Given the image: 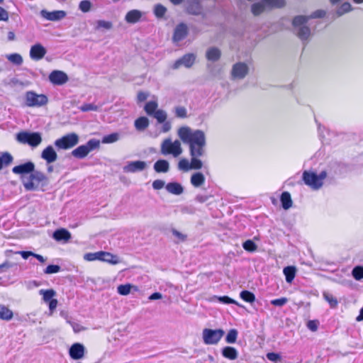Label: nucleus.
I'll return each instance as SVG.
<instances>
[{
  "mask_svg": "<svg viewBox=\"0 0 363 363\" xmlns=\"http://www.w3.org/2000/svg\"><path fill=\"white\" fill-rule=\"evenodd\" d=\"M147 167V163L144 161H133L128 162L125 166L123 167V171L125 172L135 173L137 172H142Z\"/></svg>",
  "mask_w": 363,
  "mask_h": 363,
  "instance_id": "f3484780",
  "label": "nucleus"
},
{
  "mask_svg": "<svg viewBox=\"0 0 363 363\" xmlns=\"http://www.w3.org/2000/svg\"><path fill=\"white\" fill-rule=\"evenodd\" d=\"M41 158L46 161L48 164H51L57 160V155L54 147L52 145H48L43 150Z\"/></svg>",
  "mask_w": 363,
  "mask_h": 363,
  "instance_id": "412c9836",
  "label": "nucleus"
},
{
  "mask_svg": "<svg viewBox=\"0 0 363 363\" xmlns=\"http://www.w3.org/2000/svg\"><path fill=\"white\" fill-rule=\"evenodd\" d=\"M224 334L223 329L205 328L202 331V339L206 345H217Z\"/></svg>",
  "mask_w": 363,
  "mask_h": 363,
  "instance_id": "1a4fd4ad",
  "label": "nucleus"
},
{
  "mask_svg": "<svg viewBox=\"0 0 363 363\" xmlns=\"http://www.w3.org/2000/svg\"><path fill=\"white\" fill-rule=\"evenodd\" d=\"M39 294L43 296V299L46 303L50 301L56 296V292L53 289H40Z\"/></svg>",
  "mask_w": 363,
  "mask_h": 363,
  "instance_id": "4c0bfd02",
  "label": "nucleus"
},
{
  "mask_svg": "<svg viewBox=\"0 0 363 363\" xmlns=\"http://www.w3.org/2000/svg\"><path fill=\"white\" fill-rule=\"evenodd\" d=\"M100 146V141L96 139L89 140L85 145H80L72 150V155L77 159L86 157L89 153L98 149Z\"/></svg>",
  "mask_w": 363,
  "mask_h": 363,
  "instance_id": "423d86ee",
  "label": "nucleus"
},
{
  "mask_svg": "<svg viewBox=\"0 0 363 363\" xmlns=\"http://www.w3.org/2000/svg\"><path fill=\"white\" fill-rule=\"evenodd\" d=\"M174 113L177 118H187V110L184 106H176L174 108Z\"/></svg>",
  "mask_w": 363,
  "mask_h": 363,
  "instance_id": "3c124183",
  "label": "nucleus"
},
{
  "mask_svg": "<svg viewBox=\"0 0 363 363\" xmlns=\"http://www.w3.org/2000/svg\"><path fill=\"white\" fill-rule=\"evenodd\" d=\"M149 125V120L145 116L138 118L135 121V127L139 131L145 130Z\"/></svg>",
  "mask_w": 363,
  "mask_h": 363,
  "instance_id": "f704fd0d",
  "label": "nucleus"
},
{
  "mask_svg": "<svg viewBox=\"0 0 363 363\" xmlns=\"http://www.w3.org/2000/svg\"><path fill=\"white\" fill-rule=\"evenodd\" d=\"M216 298L222 303H224V304L233 303V304L239 306V304L238 303V302L236 301L233 300V298H231L227 296H219V297H216Z\"/></svg>",
  "mask_w": 363,
  "mask_h": 363,
  "instance_id": "bf43d9fd",
  "label": "nucleus"
},
{
  "mask_svg": "<svg viewBox=\"0 0 363 363\" xmlns=\"http://www.w3.org/2000/svg\"><path fill=\"white\" fill-rule=\"evenodd\" d=\"M3 83L5 86L11 88L23 87L25 85L23 82L16 77L7 78L3 81Z\"/></svg>",
  "mask_w": 363,
  "mask_h": 363,
  "instance_id": "72a5a7b5",
  "label": "nucleus"
},
{
  "mask_svg": "<svg viewBox=\"0 0 363 363\" xmlns=\"http://www.w3.org/2000/svg\"><path fill=\"white\" fill-rule=\"evenodd\" d=\"M352 275L354 279L359 281L363 279V266L358 265L354 267L352 271Z\"/></svg>",
  "mask_w": 363,
  "mask_h": 363,
  "instance_id": "c03bdc74",
  "label": "nucleus"
},
{
  "mask_svg": "<svg viewBox=\"0 0 363 363\" xmlns=\"http://www.w3.org/2000/svg\"><path fill=\"white\" fill-rule=\"evenodd\" d=\"M102 251L94 253H87L84 255V259L87 261L101 260Z\"/></svg>",
  "mask_w": 363,
  "mask_h": 363,
  "instance_id": "864d4df0",
  "label": "nucleus"
},
{
  "mask_svg": "<svg viewBox=\"0 0 363 363\" xmlns=\"http://www.w3.org/2000/svg\"><path fill=\"white\" fill-rule=\"evenodd\" d=\"M46 54L45 48L40 44L33 45L30 50V57L34 60H40L43 58Z\"/></svg>",
  "mask_w": 363,
  "mask_h": 363,
  "instance_id": "4be33fe9",
  "label": "nucleus"
},
{
  "mask_svg": "<svg viewBox=\"0 0 363 363\" xmlns=\"http://www.w3.org/2000/svg\"><path fill=\"white\" fill-rule=\"evenodd\" d=\"M158 104L155 101H148L145 106V111L149 116H152L153 113L157 110Z\"/></svg>",
  "mask_w": 363,
  "mask_h": 363,
  "instance_id": "a19ab883",
  "label": "nucleus"
},
{
  "mask_svg": "<svg viewBox=\"0 0 363 363\" xmlns=\"http://www.w3.org/2000/svg\"><path fill=\"white\" fill-rule=\"evenodd\" d=\"M82 111H97L99 107L94 104H85L79 107Z\"/></svg>",
  "mask_w": 363,
  "mask_h": 363,
  "instance_id": "052dcab7",
  "label": "nucleus"
},
{
  "mask_svg": "<svg viewBox=\"0 0 363 363\" xmlns=\"http://www.w3.org/2000/svg\"><path fill=\"white\" fill-rule=\"evenodd\" d=\"M284 5V0H260L259 2L252 5L251 10L255 16H258L267 9L280 8Z\"/></svg>",
  "mask_w": 363,
  "mask_h": 363,
  "instance_id": "39448f33",
  "label": "nucleus"
},
{
  "mask_svg": "<svg viewBox=\"0 0 363 363\" xmlns=\"http://www.w3.org/2000/svg\"><path fill=\"white\" fill-rule=\"evenodd\" d=\"M46 179V176L44 173L33 170L30 176L26 178H23V183L25 189L28 191L36 190L38 188L39 184Z\"/></svg>",
  "mask_w": 363,
  "mask_h": 363,
  "instance_id": "0eeeda50",
  "label": "nucleus"
},
{
  "mask_svg": "<svg viewBox=\"0 0 363 363\" xmlns=\"http://www.w3.org/2000/svg\"><path fill=\"white\" fill-rule=\"evenodd\" d=\"M189 29L187 26L181 23L178 24L174 30L172 40L174 43H179L184 40L188 35Z\"/></svg>",
  "mask_w": 363,
  "mask_h": 363,
  "instance_id": "2eb2a0df",
  "label": "nucleus"
},
{
  "mask_svg": "<svg viewBox=\"0 0 363 363\" xmlns=\"http://www.w3.org/2000/svg\"><path fill=\"white\" fill-rule=\"evenodd\" d=\"M26 105L28 107H40L48 104V99L45 94H38L29 91L25 95Z\"/></svg>",
  "mask_w": 363,
  "mask_h": 363,
  "instance_id": "9d476101",
  "label": "nucleus"
},
{
  "mask_svg": "<svg viewBox=\"0 0 363 363\" xmlns=\"http://www.w3.org/2000/svg\"><path fill=\"white\" fill-rule=\"evenodd\" d=\"M240 296L242 299L248 303H253L255 300L254 294L249 291H241Z\"/></svg>",
  "mask_w": 363,
  "mask_h": 363,
  "instance_id": "09e8293b",
  "label": "nucleus"
},
{
  "mask_svg": "<svg viewBox=\"0 0 363 363\" xmlns=\"http://www.w3.org/2000/svg\"><path fill=\"white\" fill-rule=\"evenodd\" d=\"M160 152L163 155H171L178 157L183 152L181 142L179 140L172 141L171 138L164 139L160 145Z\"/></svg>",
  "mask_w": 363,
  "mask_h": 363,
  "instance_id": "7ed1b4c3",
  "label": "nucleus"
},
{
  "mask_svg": "<svg viewBox=\"0 0 363 363\" xmlns=\"http://www.w3.org/2000/svg\"><path fill=\"white\" fill-rule=\"evenodd\" d=\"M166 12V7L160 4H156L154 7V14L157 18H162Z\"/></svg>",
  "mask_w": 363,
  "mask_h": 363,
  "instance_id": "de8ad7c7",
  "label": "nucleus"
},
{
  "mask_svg": "<svg viewBox=\"0 0 363 363\" xmlns=\"http://www.w3.org/2000/svg\"><path fill=\"white\" fill-rule=\"evenodd\" d=\"M172 233L174 238L177 240V242H183L186 240V235L183 234L182 233L178 231L176 229H172Z\"/></svg>",
  "mask_w": 363,
  "mask_h": 363,
  "instance_id": "13d9d810",
  "label": "nucleus"
},
{
  "mask_svg": "<svg viewBox=\"0 0 363 363\" xmlns=\"http://www.w3.org/2000/svg\"><path fill=\"white\" fill-rule=\"evenodd\" d=\"M324 299L330 304L331 308H335L337 305V301L335 297L328 292H323Z\"/></svg>",
  "mask_w": 363,
  "mask_h": 363,
  "instance_id": "8fccbe9b",
  "label": "nucleus"
},
{
  "mask_svg": "<svg viewBox=\"0 0 363 363\" xmlns=\"http://www.w3.org/2000/svg\"><path fill=\"white\" fill-rule=\"evenodd\" d=\"M79 138L77 133H71L57 139L54 144L59 150H68L79 143Z\"/></svg>",
  "mask_w": 363,
  "mask_h": 363,
  "instance_id": "6e6552de",
  "label": "nucleus"
},
{
  "mask_svg": "<svg viewBox=\"0 0 363 363\" xmlns=\"http://www.w3.org/2000/svg\"><path fill=\"white\" fill-rule=\"evenodd\" d=\"M120 135L118 133H113L108 135H105L102 139V143L105 144L113 143L118 141Z\"/></svg>",
  "mask_w": 363,
  "mask_h": 363,
  "instance_id": "49530a36",
  "label": "nucleus"
},
{
  "mask_svg": "<svg viewBox=\"0 0 363 363\" xmlns=\"http://www.w3.org/2000/svg\"><path fill=\"white\" fill-rule=\"evenodd\" d=\"M136 287L130 284H121L117 287V291L122 296H127L130 293L131 289Z\"/></svg>",
  "mask_w": 363,
  "mask_h": 363,
  "instance_id": "ea45409f",
  "label": "nucleus"
},
{
  "mask_svg": "<svg viewBox=\"0 0 363 363\" xmlns=\"http://www.w3.org/2000/svg\"><path fill=\"white\" fill-rule=\"evenodd\" d=\"M196 56L194 54H186L174 63V65H172V68L177 69L179 68L182 65L184 66L186 68H189L194 64Z\"/></svg>",
  "mask_w": 363,
  "mask_h": 363,
  "instance_id": "4468645a",
  "label": "nucleus"
},
{
  "mask_svg": "<svg viewBox=\"0 0 363 363\" xmlns=\"http://www.w3.org/2000/svg\"><path fill=\"white\" fill-rule=\"evenodd\" d=\"M35 169V164L32 162H28L24 164L15 166L12 169L13 173L16 174L23 175L30 174Z\"/></svg>",
  "mask_w": 363,
  "mask_h": 363,
  "instance_id": "aec40b11",
  "label": "nucleus"
},
{
  "mask_svg": "<svg viewBox=\"0 0 363 363\" xmlns=\"http://www.w3.org/2000/svg\"><path fill=\"white\" fill-rule=\"evenodd\" d=\"M352 10V7L351 4L348 2H345L340 6H339L334 13L335 18H338L344 15L345 13H347Z\"/></svg>",
  "mask_w": 363,
  "mask_h": 363,
  "instance_id": "7c9ffc66",
  "label": "nucleus"
},
{
  "mask_svg": "<svg viewBox=\"0 0 363 363\" xmlns=\"http://www.w3.org/2000/svg\"><path fill=\"white\" fill-rule=\"evenodd\" d=\"M52 237L57 241L67 242L71 238V234L67 230L60 228L54 232Z\"/></svg>",
  "mask_w": 363,
  "mask_h": 363,
  "instance_id": "393cba45",
  "label": "nucleus"
},
{
  "mask_svg": "<svg viewBox=\"0 0 363 363\" xmlns=\"http://www.w3.org/2000/svg\"><path fill=\"white\" fill-rule=\"evenodd\" d=\"M242 247L246 251L248 252H255L257 250V248L255 243L251 240H247L245 242H243Z\"/></svg>",
  "mask_w": 363,
  "mask_h": 363,
  "instance_id": "5fc2aeb1",
  "label": "nucleus"
},
{
  "mask_svg": "<svg viewBox=\"0 0 363 363\" xmlns=\"http://www.w3.org/2000/svg\"><path fill=\"white\" fill-rule=\"evenodd\" d=\"M13 160V156L8 152H0V170L10 165Z\"/></svg>",
  "mask_w": 363,
  "mask_h": 363,
  "instance_id": "c85d7f7f",
  "label": "nucleus"
},
{
  "mask_svg": "<svg viewBox=\"0 0 363 363\" xmlns=\"http://www.w3.org/2000/svg\"><path fill=\"white\" fill-rule=\"evenodd\" d=\"M208 198H209L208 196L199 194L196 196L195 199L196 201H198L199 203H204L206 201H208Z\"/></svg>",
  "mask_w": 363,
  "mask_h": 363,
  "instance_id": "774afa93",
  "label": "nucleus"
},
{
  "mask_svg": "<svg viewBox=\"0 0 363 363\" xmlns=\"http://www.w3.org/2000/svg\"><path fill=\"white\" fill-rule=\"evenodd\" d=\"M249 73L248 65L242 62L234 64L230 72L231 78L233 80L244 79Z\"/></svg>",
  "mask_w": 363,
  "mask_h": 363,
  "instance_id": "9b49d317",
  "label": "nucleus"
},
{
  "mask_svg": "<svg viewBox=\"0 0 363 363\" xmlns=\"http://www.w3.org/2000/svg\"><path fill=\"white\" fill-rule=\"evenodd\" d=\"M318 17V12L315 11L310 16H298L293 20V26L296 31L297 35L301 40H307L311 35V30L307 24L311 18Z\"/></svg>",
  "mask_w": 363,
  "mask_h": 363,
  "instance_id": "f03ea898",
  "label": "nucleus"
},
{
  "mask_svg": "<svg viewBox=\"0 0 363 363\" xmlns=\"http://www.w3.org/2000/svg\"><path fill=\"white\" fill-rule=\"evenodd\" d=\"M60 270V267L59 265L50 264L48 265L45 269L44 272L45 274H55L59 272Z\"/></svg>",
  "mask_w": 363,
  "mask_h": 363,
  "instance_id": "680f3d73",
  "label": "nucleus"
},
{
  "mask_svg": "<svg viewBox=\"0 0 363 363\" xmlns=\"http://www.w3.org/2000/svg\"><path fill=\"white\" fill-rule=\"evenodd\" d=\"M153 117L157 121V122L159 123H164L167 118V113L163 111V110H161V109H157L154 113H153Z\"/></svg>",
  "mask_w": 363,
  "mask_h": 363,
  "instance_id": "37998d69",
  "label": "nucleus"
},
{
  "mask_svg": "<svg viewBox=\"0 0 363 363\" xmlns=\"http://www.w3.org/2000/svg\"><path fill=\"white\" fill-rule=\"evenodd\" d=\"M221 354L223 357L231 361L235 360L238 357V350L230 346L224 347L221 350Z\"/></svg>",
  "mask_w": 363,
  "mask_h": 363,
  "instance_id": "b1692460",
  "label": "nucleus"
},
{
  "mask_svg": "<svg viewBox=\"0 0 363 363\" xmlns=\"http://www.w3.org/2000/svg\"><path fill=\"white\" fill-rule=\"evenodd\" d=\"M40 15L47 20L56 21L64 18L66 16V12L64 11H48L46 10H42Z\"/></svg>",
  "mask_w": 363,
  "mask_h": 363,
  "instance_id": "6ab92c4d",
  "label": "nucleus"
},
{
  "mask_svg": "<svg viewBox=\"0 0 363 363\" xmlns=\"http://www.w3.org/2000/svg\"><path fill=\"white\" fill-rule=\"evenodd\" d=\"M85 347L81 343H74L69 350V354L72 359L78 360L84 357Z\"/></svg>",
  "mask_w": 363,
  "mask_h": 363,
  "instance_id": "dca6fc26",
  "label": "nucleus"
},
{
  "mask_svg": "<svg viewBox=\"0 0 363 363\" xmlns=\"http://www.w3.org/2000/svg\"><path fill=\"white\" fill-rule=\"evenodd\" d=\"M281 202L284 209L288 210L292 206L293 201L291 194L288 191H284L281 195Z\"/></svg>",
  "mask_w": 363,
  "mask_h": 363,
  "instance_id": "473e14b6",
  "label": "nucleus"
},
{
  "mask_svg": "<svg viewBox=\"0 0 363 363\" xmlns=\"http://www.w3.org/2000/svg\"><path fill=\"white\" fill-rule=\"evenodd\" d=\"M49 80L54 85H62L69 80L67 74L60 70H54L49 75Z\"/></svg>",
  "mask_w": 363,
  "mask_h": 363,
  "instance_id": "ddd939ff",
  "label": "nucleus"
},
{
  "mask_svg": "<svg viewBox=\"0 0 363 363\" xmlns=\"http://www.w3.org/2000/svg\"><path fill=\"white\" fill-rule=\"evenodd\" d=\"M205 182V177L201 172H196L191 177V184L194 187L201 186Z\"/></svg>",
  "mask_w": 363,
  "mask_h": 363,
  "instance_id": "2f4dec72",
  "label": "nucleus"
},
{
  "mask_svg": "<svg viewBox=\"0 0 363 363\" xmlns=\"http://www.w3.org/2000/svg\"><path fill=\"white\" fill-rule=\"evenodd\" d=\"M6 58L9 62L16 65H21L23 62V58L21 55L18 53L8 55Z\"/></svg>",
  "mask_w": 363,
  "mask_h": 363,
  "instance_id": "a18cd8bd",
  "label": "nucleus"
},
{
  "mask_svg": "<svg viewBox=\"0 0 363 363\" xmlns=\"http://www.w3.org/2000/svg\"><path fill=\"white\" fill-rule=\"evenodd\" d=\"M16 140L22 144H28L32 147H38L42 143V135L38 132H20L16 135Z\"/></svg>",
  "mask_w": 363,
  "mask_h": 363,
  "instance_id": "20e7f679",
  "label": "nucleus"
},
{
  "mask_svg": "<svg viewBox=\"0 0 363 363\" xmlns=\"http://www.w3.org/2000/svg\"><path fill=\"white\" fill-rule=\"evenodd\" d=\"M8 19H9L8 12L3 8L0 7V21H8Z\"/></svg>",
  "mask_w": 363,
  "mask_h": 363,
  "instance_id": "0e129e2a",
  "label": "nucleus"
},
{
  "mask_svg": "<svg viewBox=\"0 0 363 363\" xmlns=\"http://www.w3.org/2000/svg\"><path fill=\"white\" fill-rule=\"evenodd\" d=\"M296 271V268L292 266H289L284 269V274L286 277V281L288 283H291L294 279Z\"/></svg>",
  "mask_w": 363,
  "mask_h": 363,
  "instance_id": "58836bf2",
  "label": "nucleus"
},
{
  "mask_svg": "<svg viewBox=\"0 0 363 363\" xmlns=\"http://www.w3.org/2000/svg\"><path fill=\"white\" fill-rule=\"evenodd\" d=\"M143 16V12L138 9H133L129 11L125 16V21L131 24L138 23Z\"/></svg>",
  "mask_w": 363,
  "mask_h": 363,
  "instance_id": "5701e85b",
  "label": "nucleus"
},
{
  "mask_svg": "<svg viewBox=\"0 0 363 363\" xmlns=\"http://www.w3.org/2000/svg\"><path fill=\"white\" fill-rule=\"evenodd\" d=\"M91 3L89 0H83L79 4V9L84 13L89 12L91 9Z\"/></svg>",
  "mask_w": 363,
  "mask_h": 363,
  "instance_id": "603ef678",
  "label": "nucleus"
},
{
  "mask_svg": "<svg viewBox=\"0 0 363 363\" xmlns=\"http://www.w3.org/2000/svg\"><path fill=\"white\" fill-rule=\"evenodd\" d=\"M238 332L235 329H231L228 331L226 337L225 342L228 344H233L236 342L238 338Z\"/></svg>",
  "mask_w": 363,
  "mask_h": 363,
  "instance_id": "79ce46f5",
  "label": "nucleus"
},
{
  "mask_svg": "<svg viewBox=\"0 0 363 363\" xmlns=\"http://www.w3.org/2000/svg\"><path fill=\"white\" fill-rule=\"evenodd\" d=\"M179 139L189 147L190 162L183 158L178 163V168L184 172L190 169H201L203 167L201 158L206 155V136L201 130H194L189 126H182L177 130Z\"/></svg>",
  "mask_w": 363,
  "mask_h": 363,
  "instance_id": "f257e3e1",
  "label": "nucleus"
},
{
  "mask_svg": "<svg viewBox=\"0 0 363 363\" xmlns=\"http://www.w3.org/2000/svg\"><path fill=\"white\" fill-rule=\"evenodd\" d=\"M163 123V125H162V131L163 133H167L168 131L170 130V129L172 128V125H171V123L169 121H164Z\"/></svg>",
  "mask_w": 363,
  "mask_h": 363,
  "instance_id": "69168bd1",
  "label": "nucleus"
},
{
  "mask_svg": "<svg viewBox=\"0 0 363 363\" xmlns=\"http://www.w3.org/2000/svg\"><path fill=\"white\" fill-rule=\"evenodd\" d=\"M221 56L220 50L218 48L211 47L206 50V57L208 60L216 62L218 61Z\"/></svg>",
  "mask_w": 363,
  "mask_h": 363,
  "instance_id": "bb28decb",
  "label": "nucleus"
},
{
  "mask_svg": "<svg viewBox=\"0 0 363 363\" xmlns=\"http://www.w3.org/2000/svg\"><path fill=\"white\" fill-rule=\"evenodd\" d=\"M288 301H289V299L287 298L282 297L280 298L272 300L270 303L272 305H273L274 306L281 307V306H284L285 304H286L288 303Z\"/></svg>",
  "mask_w": 363,
  "mask_h": 363,
  "instance_id": "6e6d98bb",
  "label": "nucleus"
},
{
  "mask_svg": "<svg viewBox=\"0 0 363 363\" xmlns=\"http://www.w3.org/2000/svg\"><path fill=\"white\" fill-rule=\"evenodd\" d=\"M267 358L273 362L277 363L281 362V357L279 354L275 352H269L267 354Z\"/></svg>",
  "mask_w": 363,
  "mask_h": 363,
  "instance_id": "4d7b16f0",
  "label": "nucleus"
},
{
  "mask_svg": "<svg viewBox=\"0 0 363 363\" xmlns=\"http://www.w3.org/2000/svg\"><path fill=\"white\" fill-rule=\"evenodd\" d=\"M101 261H104L112 264H117L121 262V260L117 255L104 251H102Z\"/></svg>",
  "mask_w": 363,
  "mask_h": 363,
  "instance_id": "c756f323",
  "label": "nucleus"
},
{
  "mask_svg": "<svg viewBox=\"0 0 363 363\" xmlns=\"http://www.w3.org/2000/svg\"><path fill=\"white\" fill-rule=\"evenodd\" d=\"M302 179L306 185L314 190L318 189V175L315 173L304 171Z\"/></svg>",
  "mask_w": 363,
  "mask_h": 363,
  "instance_id": "a211bd4d",
  "label": "nucleus"
},
{
  "mask_svg": "<svg viewBox=\"0 0 363 363\" xmlns=\"http://www.w3.org/2000/svg\"><path fill=\"white\" fill-rule=\"evenodd\" d=\"M13 316V312L6 306L0 305V319L10 320Z\"/></svg>",
  "mask_w": 363,
  "mask_h": 363,
  "instance_id": "c9c22d12",
  "label": "nucleus"
},
{
  "mask_svg": "<svg viewBox=\"0 0 363 363\" xmlns=\"http://www.w3.org/2000/svg\"><path fill=\"white\" fill-rule=\"evenodd\" d=\"M165 188L169 193L174 195H180L184 191L182 186L177 182H169L165 186Z\"/></svg>",
  "mask_w": 363,
  "mask_h": 363,
  "instance_id": "cd10ccee",
  "label": "nucleus"
},
{
  "mask_svg": "<svg viewBox=\"0 0 363 363\" xmlns=\"http://www.w3.org/2000/svg\"><path fill=\"white\" fill-rule=\"evenodd\" d=\"M113 28V23L111 21L104 20H98L95 22L94 28L96 30H111Z\"/></svg>",
  "mask_w": 363,
  "mask_h": 363,
  "instance_id": "e433bc0d",
  "label": "nucleus"
},
{
  "mask_svg": "<svg viewBox=\"0 0 363 363\" xmlns=\"http://www.w3.org/2000/svg\"><path fill=\"white\" fill-rule=\"evenodd\" d=\"M186 12L194 16L203 15V6L200 0H185Z\"/></svg>",
  "mask_w": 363,
  "mask_h": 363,
  "instance_id": "f8f14e48",
  "label": "nucleus"
},
{
  "mask_svg": "<svg viewBox=\"0 0 363 363\" xmlns=\"http://www.w3.org/2000/svg\"><path fill=\"white\" fill-rule=\"evenodd\" d=\"M49 303V308L51 313L53 312L54 310L57 308V299H52Z\"/></svg>",
  "mask_w": 363,
  "mask_h": 363,
  "instance_id": "338daca9",
  "label": "nucleus"
},
{
  "mask_svg": "<svg viewBox=\"0 0 363 363\" xmlns=\"http://www.w3.org/2000/svg\"><path fill=\"white\" fill-rule=\"evenodd\" d=\"M165 186V182L161 179H156L152 182V188L155 190H160Z\"/></svg>",
  "mask_w": 363,
  "mask_h": 363,
  "instance_id": "e2e57ef3",
  "label": "nucleus"
},
{
  "mask_svg": "<svg viewBox=\"0 0 363 363\" xmlns=\"http://www.w3.org/2000/svg\"><path fill=\"white\" fill-rule=\"evenodd\" d=\"M153 168L157 173H167L169 170V163L166 160H159L154 164Z\"/></svg>",
  "mask_w": 363,
  "mask_h": 363,
  "instance_id": "a878e982",
  "label": "nucleus"
}]
</instances>
